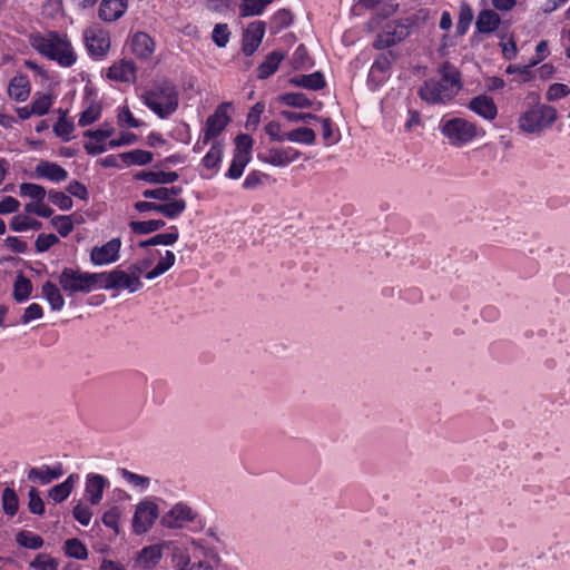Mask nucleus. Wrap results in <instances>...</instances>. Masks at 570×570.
<instances>
[{
  "mask_svg": "<svg viewBox=\"0 0 570 570\" xmlns=\"http://www.w3.org/2000/svg\"><path fill=\"white\" fill-rule=\"evenodd\" d=\"M128 8V0H102L99 7V18L112 22L121 18Z\"/></svg>",
  "mask_w": 570,
  "mask_h": 570,
  "instance_id": "obj_26",
  "label": "nucleus"
},
{
  "mask_svg": "<svg viewBox=\"0 0 570 570\" xmlns=\"http://www.w3.org/2000/svg\"><path fill=\"white\" fill-rule=\"evenodd\" d=\"M439 130L448 144L455 148L465 147L485 135L475 122L462 117H442Z\"/></svg>",
  "mask_w": 570,
  "mask_h": 570,
  "instance_id": "obj_4",
  "label": "nucleus"
},
{
  "mask_svg": "<svg viewBox=\"0 0 570 570\" xmlns=\"http://www.w3.org/2000/svg\"><path fill=\"white\" fill-rule=\"evenodd\" d=\"M101 105L96 101H90L88 106L81 111L78 119V125L80 127H87L101 117Z\"/></svg>",
  "mask_w": 570,
  "mask_h": 570,
  "instance_id": "obj_43",
  "label": "nucleus"
},
{
  "mask_svg": "<svg viewBox=\"0 0 570 570\" xmlns=\"http://www.w3.org/2000/svg\"><path fill=\"white\" fill-rule=\"evenodd\" d=\"M19 195L22 198H29L31 202L28 204H38L45 200L47 191L41 185L35 183H22L19 185Z\"/></svg>",
  "mask_w": 570,
  "mask_h": 570,
  "instance_id": "obj_33",
  "label": "nucleus"
},
{
  "mask_svg": "<svg viewBox=\"0 0 570 570\" xmlns=\"http://www.w3.org/2000/svg\"><path fill=\"white\" fill-rule=\"evenodd\" d=\"M230 39V31L226 23H217L215 24L212 32L213 42L219 47L225 48Z\"/></svg>",
  "mask_w": 570,
  "mask_h": 570,
  "instance_id": "obj_57",
  "label": "nucleus"
},
{
  "mask_svg": "<svg viewBox=\"0 0 570 570\" xmlns=\"http://www.w3.org/2000/svg\"><path fill=\"white\" fill-rule=\"evenodd\" d=\"M289 83L308 90H320L325 86L322 72L315 71L308 75H296L289 79Z\"/></svg>",
  "mask_w": 570,
  "mask_h": 570,
  "instance_id": "obj_31",
  "label": "nucleus"
},
{
  "mask_svg": "<svg viewBox=\"0 0 570 570\" xmlns=\"http://www.w3.org/2000/svg\"><path fill=\"white\" fill-rule=\"evenodd\" d=\"M179 238V232L176 226H170L167 233L157 234L139 243V247H150L157 245L171 246Z\"/></svg>",
  "mask_w": 570,
  "mask_h": 570,
  "instance_id": "obj_32",
  "label": "nucleus"
},
{
  "mask_svg": "<svg viewBox=\"0 0 570 570\" xmlns=\"http://www.w3.org/2000/svg\"><path fill=\"white\" fill-rule=\"evenodd\" d=\"M473 19V10L466 2H462L460 6V14L458 21V32L460 35H464L472 22Z\"/></svg>",
  "mask_w": 570,
  "mask_h": 570,
  "instance_id": "obj_60",
  "label": "nucleus"
},
{
  "mask_svg": "<svg viewBox=\"0 0 570 570\" xmlns=\"http://www.w3.org/2000/svg\"><path fill=\"white\" fill-rule=\"evenodd\" d=\"M249 161L250 160L244 159L243 157L233 156L232 163L225 176L229 179L240 178Z\"/></svg>",
  "mask_w": 570,
  "mask_h": 570,
  "instance_id": "obj_61",
  "label": "nucleus"
},
{
  "mask_svg": "<svg viewBox=\"0 0 570 570\" xmlns=\"http://www.w3.org/2000/svg\"><path fill=\"white\" fill-rule=\"evenodd\" d=\"M253 139L250 136L240 134L235 138V157H243L244 159H252Z\"/></svg>",
  "mask_w": 570,
  "mask_h": 570,
  "instance_id": "obj_47",
  "label": "nucleus"
},
{
  "mask_svg": "<svg viewBox=\"0 0 570 570\" xmlns=\"http://www.w3.org/2000/svg\"><path fill=\"white\" fill-rule=\"evenodd\" d=\"M282 60H283L282 53H279L277 51L271 52L257 68L258 78L266 79L269 76H272L278 69Z\"/></svg>",
  "mask_w": 570,
  "mask_h": 570,
  "instance_id": "obj_37",
  "label": "nucleus"
},
{
  "mask_svg": "<svg viewBox=\"0 0 570 570\" xmlns=\"http://www.w3.org/2000/svg\"><path fill=\"white\" fill-rule=\"evenodd\" d=\"M130 48L135 56L141 59H148L154 52V41L145 32H136L130 41Z\"/></svg>",
  "mask_w": 570,
  "mask_h": 570,
  "instance_id": "obj_28",
  "label": "nucleus"
},
{
  "mask_svg": "<svg viewBox=\"0 0 570 570\" xmlns=\"http://www.w3.org/2000/svg\"><path fill=\"white\" fill-rule=\"evenodd\" d=\"M273 0H242L240 13L243 17L259 16Z\"/></svg>",
  "mask_w": 570,
  "mask_h": 570,
  "instance_id": "obj_49",
  "label": "nucleus"
},
{
  "mask_svg": "<svg viewBox=\"0 0 570 570\" xmlns=\"http://www.w3.org/2000/svg\"><path fill=\"white\" fill-rule=\"evenodd\" d=\"M106 75L110 80L134 82L136 80V66L131 60H118L108 68Z\"/></svg>",
  "mask_w": 570,
  "mask_h": 570,
  "instance_id": "obj_21",
  "label": "nucleus"
},
{
  "mask_svg": "<svg viewBox=\"0 0 570 570\" xmlns=\"http://www.w3.org/2000/svg\"><path fill=\"white\" fill-rule=\"evenodd\" d=\"M17 542L23 548L33 550L40 549L43 546V539L40 535L27 530L20 531L17 534Z\"/></svg>",
  "mask_w": 570,
  "mask_h": 570,
  "instance_id": "obj_51",
  "label": "nucleus"
},
{
  "mask_svg": "<svg viewBox=\"0 0 570 570\" xmlns=\"http://www.w3.org/2000/svg\"><path fill=\"white\" fill-rule=\"evenodd\" d=\"M500 24V17L492 10L481 11L476 19V29L481 33H490Z\"/></svg>",
  "mask_w": 570,
  "mask_h": 570,
  "instance_id": "obj_34",
  "label": "nucleus"
},
{
  "mask_svg": "<svg viewBox=\"0 0 570 570\" xmlns=\"http://www.w3.org/2000/svg\"><path fill=\"white\" fill-rule=\"evenodd\" d=\"M264 35L265 26L262 21L250 23L244 33L243 52L252 56L262 43Z\"/></svg>",
  "mask_w": 570,
  "mask_h": 570,
  "instance_id": "obj_22",
  "label": "nucleus"
},
{
  "mask_svg": "<svg viewBox=\"0 0 570 570\" xmlns=\"http://www.w3.org/2000/svg\"><path fill=\"white\" fill-rule=\"evenodd\" d=\"M558 119L557 109L548 104L537 102L518 117V129L524 135L540 136L550 129Z\"/></svg>",
  "mask_w": 570,
  "mask_h": 570,
  "instance_id": "obj_5",
  "label": "nucleus"
},
{
  "mask_svg": "<svg viewBox=\"0 0 570 570\" xmlns=\"http://www.w3.org/2000/svg\"><path fill=\"white\" fill-rule=\"evenodd\" d=\"M278 100L286 106L294 108H307L312 105L311 99L301 92H286L279 96Z\"/></svg>",
  "mask_w": 570,
  "mask_h": 570,
  "instance_id": "obj_50",
  "label": "nucleus"
},
{
  "mask_svg": "<svg viewBox=\"0 0 570 570\" xmlns=\"http://www.w3.org/2000/svg\"><path fill=\"white\" fill-rule=\"evenodd\" d=\"M392 58L391 55H380L370 68L367 83L375 90L381 87L391 76Z\"/></svg>",
  "mask_w": 570,
  "mask_h": 570,
  "instance_id": "obj_17",
  "label": "nucleus"
},
{
  "mask_svg": "<svg viewBox=\"0 0 570 570\" xmlns=\"http://www.w3.org/2000/svg\"><path fill=\"white\" fill-rule=\"evenodd\" d=\"M409 35V24L403 20H393L377 33L373 46L375 49L383 50L403 41Z\"/></svg>",
  "mask_w": 570,
  "mask_h": 570,
  "instance_id": "obj_12",
  "label": "nucleus"
},
{
  "mask_svg": "<svg viewBox=\"0 0 570 570\" xmlns=\"http://www.w3.org/2000/svg\"><path fill=\"white\" fill-rule=\"evenodd\" d=\"M440 78H432L420 87L422 100L432 105H445L451 101L461 88L460 75L455 67L444 63L439 70Z\"/></svg>",
  "mask_w": 570,
  "mask_h": 570,
  "instance_id": "obj_2",
  "label": "nucleus"
},
{
  "mask_svg": "<svg viewBox=\"0 0 570 570\" xmlns=\"http://www.w3.org/2000/svg\"><path fill=\"white\" fill-rule=\"evenodd\" d=\"M106 476L98 473H89L86 476L83 495L92 505H97L102 500L104 491L109 487Z\"/></svg>",
  "mask_w": 570,
  "mask_h": 570,
  "instance_id": "obj_20",
  "label": "nucleus"
},
{
  "mask_svg": "<svg viewBox=\"0 0 570 570\" xmlns=\"http://www.w3.org/2000/svg\"><path fill=\"white\" fill-rule=\"evenodd\" d=\"M224 156V145L219 141H214L202 159V166L209 171V175H202L205 178H212L220 168Z\"/></svg>",
  "mask_w": 570,
  "mask_h": 570,
  "instance_id": "obj_23",
  "label": "nucleus"
},
{
  "mask_svg": "<svg viewBox=\"0 0 570 570\" xmlns=\"http://www.w3.org/2000/svg\"><path fill=\"white\" fill-rule=\"evenodd\" d=\"M31 47L40 55L56 61L60 67L69 68L77 62V53L67 35L53 31L30 36Z\"/></svg>",
  "mask_w": 570,
  "mask_h": 570,
  "instance_id": "obj_1",
  "label": "nucleus"
},
{
  "mask_svg": "<svg viewBox=\"0 0 570 570\" xmlns=\"http://www.w3.org/2000/svg\"><path fill=\"white\" fill-rule=\"evenodd\" d=\"M78 481L79 475L71 473L63 482L52 487L48 491V498L55 503L63 502L68 499Z\"/></svg>",
  "mask_w": 570,
  "mask_h": 570,
  "instance_id": "obj_29",
  "label": "nucleus"
},
{
  "mask_svg": "<svg viewBox=\"0 0 570 570\" xmlns=\"http://www.w3.org/2000/svg\"><path fill=\"white\" fill-rule=\"evenodd\" d=\"M286 140L291 142L302 144V145H313L316 139V134L313 129L307 127H299L294 130L287 131Z\"/></svg>",
  "mask_w": 570,
  "mask_h": 570,
  "instance_id": "obj_42",
  "label": "nucleus"
},
{
  "mask_svg": "<svg viewBox=\"0 0 570 570\" xmlns=\"http://www.w3.org/2000/svg\"><path fill=\"white\" fill-rule=\"evenodd\" d=\"M55 102V96L49 92H36L33 96V100L30 104L32 106L31 110L35 112V116H43L49 112L51 106Z\"/></svg>",
  "mask_w": 570,
  "mask_h": 570,
  "instance_id": "obj_41",
  "label": "nucleus"
},
{
  "mask_svg": "<svg viewBox=\"0 0 570 570\" xmlns=\"http://www.w3.org/2000/svg\"><path fill=\"white\" fill-rule=\"evenodd\" d=\"M124 163L127 165H147L153 160V154L142 149H134L120 155Z\"/></svg>",
  "mask_w": 570,
  "mask_h": 570,
  "instance_id": "obj_45",
  "label": "nucleus"
},
{
  "mask_svg": "<svg viewBox=\"0 0 570 570\" xmlns=\"http://www.w3.org/2000/svg\"><path fill=\"white\" fill-rule=\"evenodd\" d=\"M118 125L122 128H139L144 126V121L136 118L128 106H121L117 111Z\"/></svg>",
  "mask_w": 570,
  "mask_h": 570,
  "instance_id": "obj_48",
  "label": "nucleus"
},
{
  "mask_svg": "<svg viewBox=\"0 0 570 570\" xmlns=\"http://www.w3.org/2000/svg\"><path fill=\"white\" fill-rule=\"evenodd\" d=\"M301 151L293 147H273L265 154H258V159L275 167H286L297 160Z\"/></svg>",
  "mask_w": 570,
  "mask_h": 570,
  "instance_id": "obj_15",
  "label": "nucleus"
},
{
  "mask_svg": "<svg viewBox=\"0 0 570 570\" xmlns=\"http://www.w3.org/2000/svg\"><path fill=\"white\" fill-rule=\"evenodd\" d=\"M468 108L487 121H493L498 116V107L494 99L485 94L470 99Z\"/></svg>",
  "mask_w": 570,
  "mask_h": 570,
  "instance_id": "obj_19",
  "label": "nucleus"
},
{
  "mask_svg": "<svg viewBox=\"0 0 570 570\" xmlns=\"http://www.w3.org/2000/svg\"><path fill=\"white\" fill-rule=\"evenodd\" d=\"M114 127L105 124L96 130H87L85 137L90 141L85 144V149L89 155H100L109 148L107 139L114 135Z\"/></svg>",
  "mask_w": 570,
  "mask_h": 570,
  "instance_id": "obj_16",
  "label": "nucleus"
},
{
  "mask_svg": "<svg viewBox=\"0 0 570 570\" xmlns=\"http://www.w3.org/2000/svg\"><path fill=\"white\" fill-rule=\"evenodd\" d=\"M63 552L67 557L77 560H86L88 558V549L79 539H68L63 544Z\"/></svg>",
  "mask_w": 570,
  "mask_h": 570,
  "instance_id": "obj_44",
  "label": "nucleus"
},
{
  "mask_svg": "<svg viewBox=\"0 0 570 570\" xmlns=\"http://www.w3.org/2000/svg\"><path fill=\"white\" fill-rule=\"evenodd\" d=\"M230 106V102H223L216 108L215 112L207 118L205 127L202 130L205 134V140H214L226 128L230 121L227 112Z\"/></svg>",
  "mask_w": 570,
  "mask_h": 570,
  "instance_id": "obj_14",
  "label": "nucleus"
},
{
  "mask_svg": "<svg viewBox=\"0 0 570 570\" xmlns=\"http://www.w3.org/2000/svg\"><path fill=\"white\" fill-rule=\"evenodd\" d=\"M173 563L176 570H189L191 567L189 554L180 549L174 551Z\"/></svg>",
  "mask_w": 570,
  "mask_h": 570,
  "instance_id": "obj_64",
  "label": "nucleus"
},
{
  "mask_svg": "<svg viewBox=\"0 0 570 570\" xmlns=\"http://www.w3.org/2000/svg\"><path fill=\"white\" fill-rule=\"evenodd\" d=\"M73 130V122L69 120L65 114L58 119V121L53 126L55 134L63 141H69L72 139Z\"/></svg>",
  "mask_w": 570,
  "mask_h": 570,
  "instance_id": "obj_52",
  "label": "nucleus"
},
{
  "mask_svg": "<svg viewBox=\"0 0 570 570\" xmlns=\"http://www.w3.org/2000/svg\"><path fill=\"white\" fill-rule=\"evenodd\" d=\"M61 291V287L50 281L45 282L41 286L42 297L47 301L52 311H61L66 304Z\"/></svg>",
  "mask_w": 570,
  "mask_h": 570,
  "instance_id": "obj_30",
  "label": "nucleus"
},
{
  "mask_svg": "<svg viewBox=\"0 0 570 570\" xmlns=\"http://www.w3.org/2000/svg\"><path fill=\"white\" fill-rule=\"evenodd\" d=\"M32 293V283L29 278L23 276L22 274H19L16 277L14 284H13V292L12 296L16 302L23 303L27 302Z\"/></svg>",
  "mask_w": 570,
  "mask_h": 570,
  "instance_id": "obj_36",
  "label": "nucleus"
},
{
  "mask_svg": "<svg viewBox=\"0 0 570 570\" xmlns=\"http://www.w3.org/2000/svg\"><path fill=\"white\" fill-rule=\"evenodd\" d=\"M121 509L117 505L111 507L102 514V523L115 531L116 534L120 532L119 520L121 518Z\"/></svg>",
  "mask_w": 570,
  "mask_h": 570,
  "instance_id": "obj_54",
  "label": "nucleus"
},
{
  "mask_svg": "<svg viewBox=\"0 0 570 570\" xmlns=\"http://www.w3.org/2000/svg\"><path fill=\"white\" fill-rule=\"evenodd\" d=\"M181 193L180 187H157L142 191L144 198L156 199L157 203H167Z\"/></svg>",
  "mask_w": 570,
  "mask_h": 570,
  "instance_id": "obj_35",
  "label": "nucleus"
},
{
  "mask_svg": "<svg viewBox=\"0 0 570 570\" xmlns=\"http://www.w3.org/2000/svg\"><path fill=\"white\" fill-rule=\"evenodd\" d=\"M161 558L163 546L151 544L139 551L136 562L139 568L149 570L156 567Z\"/></svg>",
  "mask_w": 570,
  "mask_h": 570,
  "instance_id": "obj_27",
  "label": "nucleus"
},
{
  "mask_svg": "<svg viewBox=\"0 0 570 570\" xmlns=\"http://www.w3.org/2000/svg\"><path fill=\"white\" fill-rule=\"evenodd\" d=\"M570 94V88L566 83H551L546 91V99L549 102L558 101Z\"/></svg>",
  "mask_w": 570,
  "mask_h": 570,
  "instance_id": "obj_59",
  "label": "nucleus"
},
{
  "mask_svg": "<svg viewBox=\"0 0 570 570\" xmlns=\"http://www.w3.org/2000/svg\"><path fill=\"white\" fill-rule=\"evenodd\" d=\"M8 95L11 99L23 102L31 92L30 80L26 75L18 73L10 79L7 88Z\"/></svg>",
  "mask_w": 570,
  "mask_h": 570,
  "instance_id": "obj_25",
  "label": "nucleus"
},
{
  "mask_svg": "<svg viewBox=\"0 0 570 570\" xmlns=\"http://www.w3.org/2000/svg\"><path fill=\"white\" fill-rule=\"evenodd\" d=\"M48 196L50 202L59 209L69 210L72 208L73 202L67 194L58 190H50Z\"/></svg>",
  "mask_w": 570,
  "mask_h": 570,
  "instance_id": "obj_62",
  "label": "nucleus"
},
{
  "mask_svg": "<svg viewBox=\"0 0 570 570\" xmlns=\"http://www.w3.org/2000/svg\"><path fill=\"white\" fill-rule=\"evenodd\" d=\"M65 471L61 463L53 465L43 464L41 466H35L28 470L27 478L29 481L39 485H47L55 480L60 479Z\"/></svg>",
  "mask_w": 570,
  "mask_h": 570,
  "instance_id": "obj_18",
  "label": "nucleus"
},
{
  "mask_svg": "<svg viewBox=\"0 0 570 570\" xmlns=\"http://www.w3.org/2000/svg\"><path fill=\"white\" fill-rule=\"evenodd\" d=\"M140 99L160 119L169 118L179 106L178 89L171 81L166 79L155 81L145 89Z\"/></svg>",
  "mask_w": 570,
  "mask_h": 570,
  "instance_id": "obj_3",
  "label": "nucleus"
},
{
  "mask_svg": "<svg viewBox=\"0 0 570 570\" xmlns=\"http://www.w3.org/2000/svg\"><path fill=\"white\" fill-rule=\"evenodd\" d=\"M165 225L166 223L163 219H150L130 223V227L136 234H150L161 229Z\"/></svg>",
  "mask_w": 570,
  "mask_h": 570,
  "instance_id": "obj_53",
  "label": "nucleus"
},
{
  "mask_svg": "<svg viewBox=\"0 0 570 570\" xmlns=\"http://www.w3.org/2000/svg\"><path fill=\"white\" fill-rule=\"evenodd\" d=\"M37 178H45L52 183L65 181L68 178V171L56 163L48 160L40 161L35 168Z\"/></svg>",
  "mask_w": 570,
  "mask_h": 570,
  "instance_id": "obj_24",
  "label": "nucleus"
},
{
  "mask_svg": "<svg viewBox=\"0 0 570 570\" xmlns=\"http://www.w3.org/2000/svg\"><path fill=\"white\" fill-rule=\"evenodd\" d=\"M164 528L176 530L189 528L193 531H199L205 522L202 515L188 503L179 501L170 507L160 519Z\"/></svg>",
  "mask_w": 570,
  "mask_h": 570,
  "instance_id": "obj_6",
  "label": "nucleus"
},
{
  "mask_svg": "<svg viewBox=\"0 0 570 570\" xmlns=\"http://www.w3.org/2000/svg\"><path fill=\"white\" fill-rule=\"evenodd\" d=\"M51 225L62 237H67L73 229L72 217L67 215H58L52 217Z\"/></svg>",
  "mask_w": 570,
  "mask_h": 570,
  "instance_id": "obj_55",
  "label": "nucleus"
},
{
  "mask_svg": "<svg viewBox=\"0 0 570 570\" xmlns=\"http://www.w3.org/2000/svg\"><path fill=\"white\" fill-rule=\"evenodd\" d=\"M2 509L6 514L13 517L19 509V499L12 488H6L1 494Z\"/></svg>",
  "mask_w": 570,
  "mask_h": 570,
  "instance_id": "obj_46",
  "label": "nucleus"
},
{
  "mask_svg": "<svg viewBox=\"0 0 570 570\" xmlns=\"http://www.w3.org/2000/svg\"><path fill=\"white\" fill-rule=\"evenodd\" d=\"M57 279L67 296H72L77 293H90L98 285L97 274L69 267L63 268Z\"/></svg>",
  "mask_w": 570,
  "mask_h": 570,
  "instance_id": "obj_7",
  "label": "nucleus"
},
{
  "mask_svg": "<svg viewBox=\"0 0 570 570\" xmlns=\"http://www.w3.org/2000/svg\"><path fill=\"white\" fill-rule=\"evenodd\" d=\"M119 474L124 481L139 492L147 491L150 485V478L146 475L134 473L127 469H120Z\"/></svg>",
  "mask_w": 570,
  "mask_h": 570,
  "instance_id": "obj_39",
  "label": "nucleus"
},
{
  "mask_svg": "<svg viewBox=\"0 0 570 570\" xmlns=\"http://www.w3.org/2000/svg\"><path fill=\"white\" fill-rule=\"evenodd\" d=\"M137 178L149 184H170L178 179V174L175 171H142L137 175Z\"/></svg>",
  "mask_w": 570,
  "mask_h": 570,
  "instance_id": "obj_40",
  "label": "nucleus"
},
{
  "mask_svg": "<svg viewBox=\"0 0 570 570\" xmlns=\"http://www.w3.org/2000/svg\"><path fill=\"white\" fill-rule=\"evenodd\" d=\"M159 517V508L154 499L145 498L135 505L131 529L137 535L147 533Z\"/></svg>",
  "mask_w": 570,
  "mask_h": 570,
  "instance_id": "obj_9",
  "label": "nucleus"
},
{
  "mask_svg": "<svg viewBox=\"0 0 570 570\" xmlns=\"http://www.w3.org/2000/svg\"><path fill=\"white\" fill-rule=\"evenodd\" d=\"M86 49L90 57L96 60L104 59L110 49L109 31L100 24H91L82 33Z\"/></svg>",
  "mask_w": 570,
  "mask_h": 570,
  "instance_id": "obj_10",
  "label": "nucleus"
},
{
  "mask_svg": "<svg viewBox=\"0 0 570 570\" xmlns=\"http://www.w3.org/2000/svg\"><path fill=\"white\" fill-rule=\"evenodd\" d=\"M121 245V239L115 237L102 245L94 246L90 252V262L95 266H104L117 262L120 256Z\"/></svg>",
  "mask_w": 570,
  "mask_h": 570,
  "instance_id": "obj_13",
  "label": "nucleus"
},
{
  "mask_svg": "<svg viewBox=\"0 0 570 570\" xmlns=\"http://www.w3.org/2000/svg\"><path fill=\"white\" fill-rule=\"evenodd\" d=\"M176 262V255L171 250L149 249L146 255L135 262L142 273V276L148 279H155L169 271Z\"/></svg>",
  "mask_w": 570,
  "mask_h": 570,
  "instance_id": "obj_8",
  "label": "nucleus"
},
{
  "mask_svg": "<svg viewBox=\"0 0 570 570\" xmlns=\"http://www.w3.org/2000/svg\"><path fill=\"white\" fill-rule=\"evenodd\" d=\"M142 276L139 267L134 263L127 271L115 269L107 274L106 288L126 289L129 293L138 292L142 287L140 277Z\"/></svg>",
  "mask_w": 570,
  "mask_h": 570,
  "instance_id": "obj_11",
  "label": "nucleus"
},
{
  "mask_svg": "<svg viewBox=\"0 0 570 570\" xmlns=\"http://www.w3.org/2000/svg\"><path fill=\"white\" fill-rule=\"evenodd\" d=\"M33 570H58L59 562L57 559L39 553L30 563Z\"/></svg>",
  "mask_w": 570,
  "mask_h": 570,
  "instance_id": "obj_56",
  "label": "nucleus"
},
{
  "mask_svg": "<svg viewBox=\"0 0 570 570\" xmlns=\"http://www.w3.org/2000/svg\"><path fill=\"white\" fill-rule=\"evenodd\" d=\"M43 316V308L38 303L30 304L21 316V324H29L32 321L40 320Z\"/></svg>",
  "mask_w": 570,
  "mask_h": 570,
  "instance_id": "obj_63",
  "label": "nucleus"
},
{
  "mask_svg": "<svg viewBox=\"0 0 570 570\" xmlns=\"http://www.w3.org/2000/svg\"><path fill=\"white\" fill-rule=\"evenodd\" d=\"M28 499V509L32 514L41 515L45 513V502L35 487L29 489Z\"/></svg>",
  "mask_w": 570,
  "mask_h": 570,
  "instance_id": "obj_58",
  "label": "nucleus"
},
{
  "mask_svg": "<svg viewBox=\"0 0 570 570\" xmlns=\"http://www.w3.org/2000/svg\"><path fill=\"white\" fill-rule=\"evenodd\" d=\"M186 202L177 196L167 203H159V213L169 219H176L186 209Z\"/></svg>",
  "mask_w": 570,
  "mask_h": 570,
  "instance_id": "obj_38",
  "label": "nucleus"
}]
</instances>
